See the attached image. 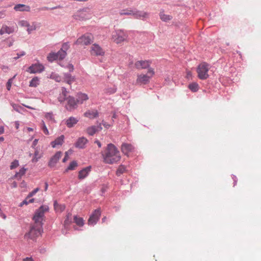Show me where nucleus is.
<instances>
[{"mask_svg": "<svg viewBox=\"0 0 261 261\" xmlns=\"http://www.w3.org/2000/svg\"><path fill=\"white\" fill-rule=\"evenodd\" d=\"M51 77L58 82H59L61 81V77L57 74H52L51 75Z\"/></svg>", "mask_w": 261, "mask_h": 261, "instance_id": "ea45409f", "label": "nucleus"}, {"mask_svg": "<svg viewBox=\"0 0 261 261\" xmlns=\"http://www.w3.org/2000/svg\"><path fill=\"white\" fill-rule=\"evenodd\" d=\"M154 74V71L153 68L148 69L146 74L140 73L137 75V77L135 82L137 85H144L148 84Z\"/></svg>", "mask_w": 261, "mask_h": 261, "instance_id": "f03ea898", "label": "nucleus"}, {"mask_svg": "<svg viewBox=\"0 0 261 261\" xmlns=\"http://www.w3.org/2000/svg\"><path fill=\"white\" fill-rule=\"evenodd\" d=\"M101 215V210L100 208L96 209L90 216L88 221V224L89 225L94 226L96 224L99 220Z\"/></svg>", "mask_w": 261, "mask_h": 261, "instance_id": "6e6552de", "label": "nucleus"}, {"mask_svg": "<svg viewBox=\"0 0 261 261\" xmlns=\"http://www.w3.org/2000/svg\"><path fill=\"white\" fill-rule=\"evenodd\" d=\"M67 53L62 50H59L57 53L51 52L47 56V60L52 62L56 60H62L65 58Z\"/></svg>", "mask_w": 261, "mask_h": 261, "instance_id": "423d86ee", "label": "nucleus"}, {"mask_svg": "<svg viewBox=\"0 0 261 261\" xmlns=\"http://www.w3.org/2000/svg\"><path fill=\"white\" fill-rule=\"evenodd\" d=\"M64 79L65 82L69 85L74 82L75 80V76H72L70 73H64Z\"/></svg>", "mask_w": 261, "mask_h": 261, "instance_id": "a878e982", "label": "nucleus"}, {"mask_svg": "<svg viewBox=\"0 0 261 261\" xmlns=\"http://www.w3.org/2000/svg\"><path fill=\"white\" fill-rule=\"evenodd\" d=\"M26 169L24 167L21 168L19 171L16 172L14 176V178H17L18 180L20 179L21 177L25 174Z\"/></svg>", "mask_w": 261, "mask_h": 261, "instance_id": "c85d7f7f", "label": "nucleus"}, {"mask_svg": "<svg viewBox=\"0 0 261 261\" xmlns=\"http://www.w3.org/2000/svg\"><path fill=\"white\" fill-rule=\"evenodd\" d=\"M78 121L79 120L77 118L74 117H70L66 120V124L68 128H71L75 125Z\"/></svg>", "mask_w": 261, "mask_h": 261, "instance_id": "412c9836", "label": "nucleus"}, {"mask_svg": "<svg viewBox=\"0 0 261 261\" xmlns=\"http://www.w3.org/2000/svg\"><path fill=\"white\" fill-rule=\"evenodd\" d=\"M64 139V136L61 135L60 137L56 138L54 141L51 142V144L53 148L56 147L57 145H61Z\"/></svg>", "mask_w": 261, "mask_h": 261, "instance_id": "5701e85b", "label": "nucleus"}, {"mask_svg": "<svg viewBox=\"0 0 261 261\" xmlns=\"http://www.w3.org/2000/svg\"><path fill=\"white\" fill-rule=\"evenodd\" d=\"M19 24L22 27H29V23L26 20H21L19 21Z\"/></svg>", "mask_w": 261, "mask_h": 261, "instance_id": "79ce46f5", "label": "nucleus"}, {"mask_svg": "<svg viewBox=\"0 0 261 261\" xmlns=\"http://www.w3.org/2000/svg\"><path fill=\"white\" fill-rule=\"evenodd\" d=\"M19 166V162L18 160H14L13 162H12L10 165V169L11 170L14 169L16 168L17 167Z\"/></svg>", "mask_w": 261, "mask_h": 261, "instance_id": "e433bc0d", "label": "nucleus"}, {"mask_svg": "<svg viewBox=\"0 0 261 261\" xmlns=\"http://www.w3.org/2000/svg\"><path fill=\"white\" fill-rule=\"evenodd\" d=\"M62 155V152L61 151L57 152L50 159L48 165L50 167H54L59 159L61 158Z\"/></svg>", "mask_w": 261, "mask_h": 261, "instance_id": "4468645a", "label": "nucleus"}, {"mask_svg": "<svg viewBox=\"0 0 261 261\" xmlns=\"http://www.w3.org/2000/svg\"><path fill=\"white\" fill-rule=\"evenodd\" d=\"M121 151L123 154L129 156L130 151V145L128 143H123L121 145Z\"/></svg>", "mask_w": 261, "mask_h": 261, "instance_id": "b1692460", "label": "nucleus"}, {"mask_svg": "<svg viewBox=\"0 0 261 261\" xmlns=\"http://www.w3.org/2000/svg\"><path fill=\"white\" fill-rule=\"evenodd\" d=\"M49 207L47 205H41L38 209L36 210L33 217L35 224L43 226V220L44 217V213L48 212Z\"/></svg>", "mask_w": 261, "mask_h": 261, "instance_id": "7ed1b4c3", "label": "nucleus"}, {"mask_svg": "<svg viewBox=\"0 0 261 261\" xmlns=\"http://www.w3.org/2000/svg\"><path fill=\"white\" fill-rule=\"evenodd\" d=\"M39 83V79L36 76L33 77L30 82L29 86L31 87H36Z\"/></svg>", "mask_w": 261, "mask_h": 261, "instance_id": "7c9ffc66", "label": "nucleus"}, {"mask_svg": "<svg viewBox=\"0 0 261 261\" xmlns=\"http://www.w3.org/2000/svg\"><path fill=\"white\" fill-rule=\"evenodd\" d=\"M17 183L15 182V181H14L13 183H12V187L13 188H16L17 187Z\"/></svg>", "mask_w": 261, "mask_h": 261, "instance_id": "338daca9", "label": "nucleus"}, {"mask_svg": "<svg viewBox=\"0 0 261 261\" xmlns=\"http://www.w3.org/2000/svg\"><path fill=\"white\" fill-rule=\"evenodd\" d=\"M35 152L34 154V157L32 160V162L36 163L37 162L39 159H40L42 156V153L39 151V148H34Z\"/></svg>", "mask_w": 261, "mask_h": 261, "instance_id": "cd10ccee", "label": "nucleus"}, {"mask_svg": "<svg viewBox=\"0 0 261 261\" xmlns=\"http://www.w3.org/2000/svg\"><path fill=\"white\" fill-rule=\"evenodd\" d=\"M88 142V140L84 137H80L74 144V146L79 149H84Z\"/></svg>", "mask_w": 261, "mask_h": 261, "instance_id": "ddd939ff", "label": "nucleus"}, {"mask_svg": "<svg viewBox=\"0 0 261 261\" xmlns=\"http://www.w3.org/2000/svg\"><path fill=\"white\" fill-rule=\"evenodd\" d=\"M125 170V168L123 166H120L116 171V174L117 176H120L122 174Z\"/></svg>", "mask_w": 261, "mask_h": 261, "instance_id": "c9c22d12", "label": "nucleus"}, {"mask_svg": "<svg viewBox=\"0 0 261 261\" xmlns=\"http://www.w3.org/2000/svg\"><path fill=\"white\" fill-rule=\"evenodd\" d=\"M68 153L66 152L65 153V156H64V158H63L62 162H63V163L66 162V161L68 160Z\"/></svg>", "mask_w": 261, "mask_h": 261, "instance_id": "3c124183", "label": "nucleus"}, {"mask_svg": "<svg viewBox=\"0 0 261 261\" xmlns=\"http://www.w3.org/2000/svg\"><path fill=\"white\" fill-rule=\"evenodd\" d=\"M65 208V206H62L61 205H60L58 207V209H60L61 210V211H63Z\"/></svg>", "mask_w": 261, "mask_h": 261, "instance_id": "680f3d73", "label": "nucleus"}, {"mask_svg": "<svg viewBox=\"0 0 261 261\" xmlns=\"http://www.w3.org/2000/svg\"><path fill=\"white\" fill-rule=\"evenodd\" d=\"M4 30H3V28L2 27V29L0 30V35H3L5 34Z\"/></svg>", "mask_w": 261, "mask_h": 261, "instance_id": "69168bd1", "label": "nucleus"}, {"mask_svg": "<svg viewBox=\"0 0 261 261\" xmlns=\"http://www.w3.org/2000/svg\"><path fill=\"white\" fill-rule=\"evenodd\" d=\"M93 42L92 37L91 34H84L79 38L75 44L81 45H87L91 44Z\"/></svg>", "mask_w": 261, "mask_h": 261, "instance_id": "0eeeda50", "label": "nucleus"}, {"mask_svg": "<svg viewBox=\"0 0 261 261\" xmlns=\"http://www.w3.org/2000/svg\"><path fill=\"white\" fill-rule=\"evenodd\" d=\"M77 166V163L76 161H73L71 162L68 167L66 169L65 172H68L69 170H74L75 168Z\"/></svg>", "mask_w": 261, "mask_h": 261, "instance_id": "2f4dec72", "label": "nucleus"}, {"mask_svg": "<svg viewBox=\"0 0 261 261\" xmlns=\"http://www.w3.org/2000/svg\"><path fill=\"white\" fill-rule=\"evenodd\" d=\"M94 143H95V144H96L98 145V146L99 147H101V143L100 142V141H98V140H95V141H94Z\"/></svg>", "mask_w": 261, "mask_h": 261, "instance_id": "6e6d98bb", "label": "nucleus"}, {"mask_svg": "<svg viewBox=\"0 0 261 261\" xmlns=\"http://www.w3.org/2000/svg\"><path fill=\"white\" fill-rule=\"evenodd\" d=\"M210 65L205 62L200 64L197 68L198 77L200 80H206L208 77V71Z\"/></svg>", "mask_w": 261, "mask_h": 261, "instance_id": "39448f33", "label": "nucleus"}, {"mask_svg": "<svg viewBox=\"0 0 261 261\" xmlns=\"http://www.w3.org/2000/svg\"><path fill=\"white\" fill-rule=\"evenodd\" d=\"M2 27L3 28V30H4L5 33L10 34L13 33L14 31V29L12 27H9L7 26L6 25H3Z\"/></svg>", "mask_w": 261, "mask_h": 261, "instance_id": "72a5a7b5", "label": "nucleus"}, {"mask_svg": "<svg viewBox=\"0 0 261 261\" xmlns=\"http://www.w3.org/2000/svg\"><path fill=\"white\" fill-rule=\"evenodd\" d=\"M13 107L16 111L19 112V109L21 108L20 107H19V106L14 105L13 106Z\"/></svg>", "mask_w": 261, "mask_h": 261, "instance_id": "8fccbe9b", "label": "nucleus"}, {"mask_svg": "<svg viewBox=\"0 0 261 261\" xmlns=\"http://www.w3.org/2000/svg\"><path fill=\"white\" fill-rule=\"evenodd\" d=\"M4 132V128L3 126L0 127V135L3 134Z\"/></svg>", "mask_w": 261, "mask_h": 261, "instance_id": "e2e57ef3", "label": "nucleus"}, {"mask_svg": "<svg viewBox=\"0 0 261 261\" xmlns=\"http://www.w3.org/2000/svg\"><path fill=\"white\" fill-rule=\"evenodd\" d=\"M38 142V139H35L33 142V143L32 145V147L34 149L38 148L37 147H36V145H37Z\"/></svg>", "mask_w": 261, "mask_h": 261, "instance_id": "a18cd8bd", "label": "nucleus"}, {"mask_svg": "<svg viewBox=\"0 0 261 261\" xmlns=\"http://www.w3.org/2000/svg\"><path fill=\"white\" fill-rule=\"evenodd\" d=\"M62 8V7L60 5H59V6H57L51 8L50 10H54V9H58V8Z\"/></svg>", "mask_w": 261, "mask_h": 261, "instance_id": "bf43d9fd", "label": "nucleus"}, {"mask_svg": "<svg viewBox=\"0 0 261 261\" xmlns=\"http://www.w3.org/2000/svg\"><path fill=\"white\" fill-rule=\"evenodd\" d=\"M42 129L43 133L45 135H47L49 134V132H48V129L47 128L44 122L43 121H42Z\"/></svg>", "mask_w": 261, "mask_h": 261, "instance_id": "58836bf2", "label": "nucleus"}, {"mask_svg": "<svg viewBox=\"0 0 261 261\" xmlns=\"http://www.w3.org/2000/svg\"><path fill=\"white\" fill-rule=\"evenodd\" d=\"M91 166H88L80 170L79 172L78 178L80 179H83L85 178L91 171Z\"/></svg>", "mask_w": 261, "mask_h": 261, "instance_id": "a211bd4d", "label": "nucleus"}, {"mask_svg": "<svg viewBox=\"0 0 261 261\" xmlns=\"http://www.w3.org/2000/svg\"><path fill=\"white\" fill-rule=\"evenodd\" d=\"M60 204H58L57 201L56 200L54 201V206L56 210H57L58 208V207L59 206Z\"/></svg>", "mask_w": 261, "mask_h": 261, "instance_id": "603ef678", "label": "nucleus"}, {"mask_svg": "<svg viewBox=\"0 0 261 261\" xmlns=\"http://www.w3.org/2000/svg\"><path fill=\"white\" fill-rule=\"evenodd\" d=\"M69 72H72L74 70V66L72 64H69L67 66Z\"/></svg>", "mask_w": 261, "mask_h": 261, "instance_id": "09e8293b", "label": "nucleus"}, {"mask_svg": "<svg viewBox=\"0 0 261 261\" xmlns=\"http://www.w3.org/2000/svg\"><path fill=\"white\" fill-rule=\"evenodd\" d=\"M91 53L92 55L96 56H102L104 51L97 44H94L91 47Z\"/></svg>", "mask_w": 261, "mask_h": 261, "instance_id": "f3484780", "label": "nucleus"}, {"mask_svg": "<svg viewBox=\"0 0 261 261\" xmlns=\"http://www.w3.org/2000/svg\"><path fill=\"white\" fill-rule=\"evenodd\" d=\"M51 8L47 7H41L39 9L40 11H44V10H50Z\"/></svg>", "mask_w": 261, "mask_h": 261, "instance_id": "864d4df0", "label": "nucleus"}, {"mask_svg": "<svg viewBox=\"0 0 261 261\" xmlns=\"http://www.w3.org/2000/svg\"><path fill=\"white\" fill-rule=\"evenodd\" d=\"M68 91L65 87L61 88V91L60 92L59 95L58 97V99L60 103H63L65 100H67L68 99V97L69 95H68Z\"/></svg>", "mask_w": 261, "mask_h": 261, "instance_id": "2eb2a0df", "label": "nucleus"}, {"mask_svg": "<svg viewBox=\"0 0 261 261\" xmlns=\"http://www.w3.org/2000/svg\"><path fill=\"white\" fill-rule=\"evenodd\" d=\"M102 128L101 124L99 123L97 126L93 125L88 127L86 129V132L89 135L93 136L96 133V132L101 130Z\"/></svg>", "mask_w": 261, "mask_h": 261, "instance_id": "dca6fc26", "label": "nucleus"}, {"mask_svg": "<svg viewBox=\"0 0 261 261\" xmlns=\"http://www.w3.org/2000/svg\"><path fill=\"white\" fill-rule=\"evenodd\" d=\"M48 185L47 182H45L44 191H46L48 188Z\"/></svg>", "mask_w": 261, "mask_h": 261, "instance_id": "0e129e2a", "label": "nucleus"}, {"mask_svg": "<svg viewBox=\"0 0 261 261\" xmlns=\"http://www.w3.org/2000/svg\"><path fill=\"white\" fill-rule=\"evenodd\" d=\"M13 42H14V40H10V41H9L8 46H9V47L13 45Z\"/></svg>", "mask_w": 261, "mask_h": 261, "instance_id": "052dcab7", "label": "nucleus"}, {"mask_svg": "<svg viewBox=\"0 0 261 261\" xmlns=\"http://www.w3.org/2000/svg\"><path fill=\"white\" fill-rule=\"evenodd\" d=\"M159 16L160 19L165 22H168L171 20L173 18L171 15L165 14L163 11L160 12Z\"/></svg>", "mask_w": 261, "mask_h": 261, "instance_id": "bb28decb", "label": "nucleus"}, {"mask_svg": "<svg viewBox=\"0 0 261 261\" xmlns=\"http://www.w3.org/2000/svg\"><path fill=\"white\" fill-rule=\"evenodd\" d=\"M23 261H34L32 257H26L23 259Z\"/></svg>", "mask_w": 261, "mask_h": 261, "instance_id": "13d9d810", "label": "nucleus"}, {"mask_svg": "<svg viewBox=\"0 0 261 261\" xmlns=\"http://www.w3.org/2000/svg\"><path fill=\"white\" fill-rule=\"evenodd\" d=\"M84 116L90 119H93L98 116V113L96 110H88L84 113Z\"/></svg>", "mask_w": 261, "mask_h": 261, "instance_id": "393cba45", "label": "nucleus"}, {"mask_svg": "<svg viewBox=\"0 0 261 261\" xmlns=\"http://www.w3.org/2000/svg\"><path fill=\"white\" fill-rule=\"evenodd\" d=\"M188 87L192 92H196L199 89V85L196 83H192L189 84Z\"/></svg>", "mask_w": 261, "mask_h": 261, "instance_id": "473e14b6", "label": "nucleus"}, {"mask_svg": "<svg viewBox=\"0 0 261 261\" xmlns=\"http://www.w3.org/2000/svg\"><path fill=\"white\" fill-rule=\"evenodd\" d=\"M42 226L34 224L31 227L29 232L25 234L24 237L34 240L43 232Z\"/></svg>", "mask_w": 261, "mask_h": 261, "instance_id": "20e7f679", "label": "nucleus"}, {"mask_svg": "<svg viewBox=\"0 0 261 261\" xmlns=\"http://www.w3.org/2000/svg\"><path fill=\"white\" fill-rule=\"evenodd\" d=\"M36 194V192L34 191V190L31 192L27 196V198H30L32 196H33Z\"/></svg>", "mask_w": 261, "mask_h": 261, "instance_id": "de8ad7c7", "label": "nucleus"}, {"mask_svg": "<svg viewBox=\"0 0 261 261\" xmlns=\"http://www.w3.org/2000/svg\"><path fill=\"white\" fill-rule=\"evenodd\" d=\"M34 202V198H27V197L26 198L19 204V206H22L24 204L27 205L29 203H33Z\"/></svg>", "mask_w": 261, "mask_h": 261, "instance_id": "f704fd0d", "label": "nucleus"}, {"mask_svg": "<svg viewBox=\"0 0 261 261\" xmlns=\"http://www.w3.org/2000/svg\"><path fill=\"white\" fill-rule=\"evenodd\" d=\"M112 38L116 43H119L125 39L126 35L123 31L118 30L113 34Z\"/></svg>", "mask_w": 261, "mask_h": 261, "instance_id": "9d476101", "label": "nucleus"}, {"mask_svg": "<svg viewBox=\"0 0 261 261\" xmlns=\"http://www.w3.org/2000/svg\"><path fill=\"white\" fill-rule=\"evenodd\" d=\"M151 61L149 60H138L135 62L134 67L138 70L150 68Z\"/></svg>", "mask_w": 261, "mask_h": 261, "instance_id": "1a4fd4ad", "label": "nucleus"}, {"mask_svg": "<svg viewBox=\"0 0 261 261\" xmlns=\"http://www.w3.org/2000/svg\"><path fill=\"white\" fill-rule=\"evenodd\" d=\"M67 103L66 105V109L68 111H72L75 109L77 107V103L75 98L71 96H69L67 100Z\"/></svg>", "mask_w": 261, "mask_h": 261, "instance_id": "f8f14e48", "label": "nucleus"}, {"mask_svg": "<svg viewBox=\"0 0 261 261\" xmlns=\"http://www.w3.org/2000/svg\"><path fill=\"white\" fill-rule=\"evenodd\" d=\"M25 55V53L24 51H21L20 53L17 54V57H14V59L16 60L19 59L20 57Z\"/></svg>", "mask_w": 261, "mask_h": 261, "instance_id": "c03bdc74", "label": "nucleus"}, {"mask_svg": "<svg viewBox=\"0 0 261 261\" xmlns=\"http://www.w3.org/2000/svg\"><path fill=\"white\" fill-rule=\"evenodd\" d=\"M88 99V95L85 93H78L76 95V101L77 103L82 104L84 101Z\"/></svg>", "mask_w": 261, "mask_h": 261, "instance_id": "aec40b11", "label": "nucleus"}, {"mask_svg": "<svg viewBox=\"0 0 261 261\" xmlns=\"http://www.w3.org/2000/svg\"><path fill=\"white\" fill-rule=\"evenodd\" d=\"M69 48V45L68 44V42H65L62 44V48L60 49V50L65 51L66 53V51Z\"/></svg>", "mask_w": 261, "mask_h": 261, "instance_id": "4c0bfd02", "label": "nucleus"}, {"mask_svg": "<svg viewBox=\"0 0 261 261\" xmlns=\"http://www.w3.org/2000/svg\"><path fill=\"white\" fill-rule=\"evenodd\" d=\"M102 124L103 125L106 127L107 128H108L110 126V125L108 124L107 122H102Z\"/></svg>", "mask_w": 261, "mask_h": 261, "instance_id": "4d7b16f0", "label": "nucleus"}, {"mask_svg": "<svg viewBox=\"0 0 261 261\" xmlns=\"http://www.w3.org/2000/svg\"><path fill=\"white\" fill-rule=\"evenodd\" d=\"M5 11H0V18H4L5 16Z\"/></svg>", "mask_w": 261, "mask_h": 261, "instance_id": "5fc2aeb1", "label": "nucleus"}, {"mask_svg": "<svg viewBox=\"0 0 261 261\" xmlns=\"http://www.w3.org/2000/svg\"><path fill=\"white\" fill-rule=\"evenodd\" d=\"M132 15L136 18H143L147 16L146 12L140 11H132Z\"/></svg>", "mask_w": 261, "mask_h": 261, "instance_id": "4be33fe9", "label": "nucleus"}, {"mask_svg": "<svg viewBox=\"0 0 261 261\" xmlns=\"http://www.w3.org/2000/svg\"><path fill=\"white\" fill-rule=\"evenodd\" d=\"M45 117L47 118H49V119H52L53 118V115L52 113H47L45 115Z\"/></svg>", "mask_w": 261, "mask_h": 261, "instance_id": "49530a36", "label": "nucleus"}, {"mask_svg": "<svg viewBox=\"0 0 261 261\" xmlns=\"http://www.w3.org/2000/svg\"><path fill=\"white\" fill-rule=\"evenodd\" d=\"M14 9L16 11H25L29 12L30 11L31 8L29 6L25 5L24 4H17L14 7Z\"/></svg>", "mask_w": 261, "mask_h": 261, "instance_id": "6ab92c4d", "label": "nucleus"}, {"mask_svg": "<svg viewBox=\"0 0 261 261\" xmlns=\"http://www.w3.org/2000/svg\"><path fill=\"white\" fill-rule=\"evenodd\" d=\"M13 79V78L10 79L7 83L6 87L7 89L9 91L11 89Z\"/></svg>", "mask_w": 261, "mask_h": 261, "instance_id": "a19ab883", "label": "nucleus"}, {"mask_svg": "<svg viewBox=\"0 0 261 261\" xmlns=\"http://www.w3.org/2000/svg\"><path fill=\"white\" fill-rule=\"evenodd\" d=\"M16 128L17 129L19 127V122L18 121L15 122Z\"/></svg>", "mask_w": 261, "mask_h": 261, "instance_id": "774afa93", "label": "nucleus"}, {"mask_svg": "<svg viewBox=\"0 0 261 261\" xmlns=\"http://www.w3.org/2000/svg\"><path fill=\"white\" fill-rule=\"evenodd\" d=\"M104 162L112 164L118 162L120 159L119 151L116 146L112 143L108 145L105 152L102 153Z\"/></svg>", "mask_w": 261, "mask_h": 261, "instance_id": "f257e3e1", "label": "nucleus"}, {"mask_svg": "<svg viewBox=\"0 0 261 261\" xmlns=\"http://www.w3.org/2000/svg\"><path fill=\"white\" fill-rule=\"evenodd\" d=\"M44 70V67L41 64H33L30 66L28 70V72L31 73H40Z\"/></svg>", "mask_w": 261, "mask_h": 261, "instance_id": "9b49d317", "label": "nucleus"}, {"mask_svg": "<svg viewBox=\"0 0 261 261\" xmlns=\"http://www.w3.org/2000/svg\"><path fill=\"white\" fill-rule=\"evenodd\" d=\"M74 222L79 226H82L84 224V221L81 217H79L77 216H74L73 219Z\"/></svg>", "mask_w": 261, "mask_h": 261, "instance_id": "c756f323", "label": "nucleus"}, {"mask_svg": "<svg viewBox=\"0 0 261 261\" xmlns=\"http://www.w3.org/2000/svg\"><path fill=\"white\" fill-rule=\"evenodd\" d=\"M27 28H28L27 31L29 34H31L33 31H34L36 29V28L35 26L30 25V24H29V27H27Z\"/></svg>", "mask_w": 261, "mask_h": 261, "instance_id": "37998d69", "label": "nucleus"}]
</instances>
